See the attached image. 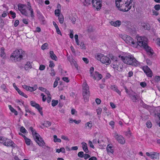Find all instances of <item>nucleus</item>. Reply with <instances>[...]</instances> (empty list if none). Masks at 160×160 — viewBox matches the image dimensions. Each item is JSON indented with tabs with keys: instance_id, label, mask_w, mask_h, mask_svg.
Returning a JSON list of instances; mask_svg holds the SVG:
<instances>
[{
	"instance_id": "nucleus-1",
	"label": "nucleus",
	"mask_w": 160,
	"mask_h": 160,
	"mask_svg": "<svg viewBox=\"0 0 160 160\" xmlns=\"http://www.w3.org/2000/svg\"><path fill=\"white\" fill-rule=\"evenodd\" d=\"M122 38L126 43L130 45L138 44L141 47H143L147 52L148 54L152 55L153 50L147 44L148 39L146 37H140L137 39V43H135L133 39L130 36L127 35H123Z\"/></svg>"
},
{
	"instance_id": "nucleus-2",
	"label": "nucleus",
	"mask_w": 160,
	"mask_h": 160,
	"mask_svg": "<svg viewBox=\"0 0 160 160\" xmlns=\"http://www.w3.org/2000/svg\"><path fill=\"white\" fill-rule=\"evenodd\" d=\"M131 0H116V6L119 10L123 12H127L131 8Z\"/></svg>"
},
{
	"instance_id": "nucleus-3",
	"label": "nucleus",
	"mask_w": 160,
	"mask_h": 160,
	"mask_svg": "<svg viewBox=\"0 0 160 160\" xmlns=\"http://www.w3.org/2000/svg\"><path fill=\"white\" fill-rule=\"evenodd\" d=\"M119 57L121 58L123 62L127 64L131 65L134 66H137L139 64V62L132 55H129L125 57L119 56Z\"/></svg>"
},
{
	"instance_id": "nucleus-4",
	"label": "nucleus",
	"mask_w": 160,
	"mask_h": 160,
	"mask_svg": "<svg viewBox=\"0 0 160 160\" xmlns=\"http://www.w3.org/2000/svg\"><path fill=\"white\" fill-rule=\"evenodd\" d=\"M81 2L85 6H88L91 3L93 7L96 8L98 10L102 6V4L100 0H80Z\"/></svg>"
},
{
	"instance_id": "nucleus-5",
	"label": "nucleus",
	"mask_w": 160,
	"mask_h": 160,
	"mask_svg": "<svg viewBox=\"0 0 160 160\" xmlns=\"http://www.w3.org/2000/svg\"><path fill=\"white\" fill-rule=\"evenodd\" d=\"M82 95L85 102H87L90 96V92L88 86L86 82L82 84Z\"/></svg>"
},
{
	"instance_id": "nucleus-6",
	"label": "nucleus",
	"mask_w": 160,
	"mask_h": 160,
	"mask_svg": "<svg viewBox=\"0 0 160 160\" xmlns=\"http://www.w3.org/2000/svg\"><path fill=\"white\" fill-rule=\"evenodd\" d=\"M24 53L22 50H17L12 53L10 57L13 58L15 62L20 61L22 58Z\"/></svg>"
},
{
	"instance_id": "nucleus-7",
	"label": "nucleus",
	"mask_w": 160,
	"mask_h": 160,
	"mask_svg": "<svg viewBox=\"0 0 160 160\" xmlns=\"http://www.w3.org/2000/svg\"><path fill=\"white\" fill-rule=\"evenodd\" d=\"M95 58L98 60L100 61L103 63L106 64V65L110 64L111 62L108 57L100 53H97Z\"/></svg>"
},
{
	"instance_id": "nucleus-8",
	"label": "nucleus",
	"mask_w": 160,
	"mask_h": 160,
	"mask_svg": "<svg viewBox=\"0 0 160 160\" xmlns=\"http://www.w3.org/2000/svg\"><path fill=\"white\" fill-rule=\"evenodd\" d=\"M34 138V140L41 147H43L44 146L45 143L41 137H39L40 135L39 134L35 132L32 134Z\"/></svg>"
},
{
	"instance_id": "nucleus-9",
	"label": "nucleus",
	"mask_w": 160,
	"mask_h": 160,
	"mask_svg": "<svg viewBox=\"0 0 160 160\" xmlns=\"http://www.w3.org/2000/svg\"><path fill=\"white\" fill-rule=\"evenodd\" d=\"M26 5L22 4H19L18 5V8L19 11L23 15L26 16H28V14L25 9Z\"/></svg>"
},
{
	"instance_id": "nucleus-10",
	"label": "nucleus",
	"mask_w": 160,
	"mask_h": 160,
	"mask_svg": "<svg viewBox=\"0 0 160 160\" xmlns=\"http://www.w3.org/2000/svg\"><path fill=\"white\" fill-rule=\"evenodd\" d=\"M114 137L120 144H123L125 142L124 138L121 135H118L116 132H115Z\"/></svg>"
},
{
	"instance_id": "nucleus-11",
	"label": "nucleus",
	"mask_w": 160,
	"mask_h": 160,
	"mask_svg": "<svg viewBox=\"0 0 160 160\" xmlns=\"http://www.w3.org/2000/svg\"><path fill=\"white\" fill-rule=\"evenodd\" d=\"M142 69L147 77L150 78L152 77V72L147 66H143L142 68Z\"/></svg>"
},
{
	"instance_id": "nucleus-12",
	"label": "nucleus",
	"mask_w": 160,
	"mask_h": 160,
	"mask_svg": "<svg viewBox=\"0 0 160 160\" xmlns=\"http://www.w3.org/2000/svg\"><path fill=\"white\" fill-rule=\"evenodd\" d=\"M4 145L7 146H11L13 148H14L15 147V144H14V142L10 139H9L8 138H6Z\"/></svg>"
},
{
	"instance_id": "nucleus-13",
	"label": "nucleus",
	"mask_w": 160,
	"mask_h": 160,
	"mask_svg": "<svg viewBox=\"0 0 160 160\" xmlns=\"http://www.w3.org/2000/svg\"><path fill=\"white\" fill-rule=\"evenodd\" d=\"M129 96L133 102H136V100L137 99V94L135 92L132 91V93Z\"/></svg>"
},
{
	"instance_id": "nucleus-14",
	"label": "nucleus",
	"mask_w": 160,
	"mask_h": 160,
	"mask_svg": "<svg viewBox=\"0 0 160 160\" xmlns=\"http://www.w3.org/2000/svg\"><path fill=\"white\" fill-rule=\"evenodd\" d=\"M111 89L118 93L119 95H121V92L118 89V87L114 85H111L110 86Z\"/></svg>"
},
{
	"instance_id": "nucleus-15",
	"label": "nucleus",
	"mask_w": 160,
	"mask_h": 160,
	"mask_svg": "<svg viewBox=\"0 0 160 160\" xmlns=\"http://www.w3.org/2000/svg\"><path fill=\"white\" fill-rule=\"evenodd\" d=\"M50 57L51 58L54 60L57 61L58 60V58L55 54H54L53 51H50L49 52Z\"/></svg>"
},
{
	"instance_id": "nucleus-16",
	"label": "nucleus",
	"mask_w": 160,
	"mask_h": 160,
	"mask_svg": "<svg viewBox=\"0 0 160 160\" xmlns=\"http://www.w3.org/2000/svg\"><path fill=\"white\" fill-rule=\"evenodd\" d=\"M82 145V148L84 151L86 153L88 152V150L87 147V144L84 142H82L81 143Z\"/></svg>"
},
{
	"instance_id": "nucleus-17",
	"label": "nucleus",
	"mask_w": 160,
	"mask_h": 160,
	"mask_svg": "<svg viewBox=\"0 0 160 160\" xmlns=\"http://www.w3.org/2000/svg\"><path fill=\"white\" fill-rule=\"evenodd\" d=\"M111 24L114 27L119 26L121 24V22L119 20H117L115 22L111 21L110 22Z\"/></svg>"
},
{
	"instance_id": "nucleus-18",
	"label": "nucleus",
	"mask_w": 160,
	"mask_h": 160,
	"mask_svg": "<svg viewBox=\"0 0 160 160\" xmlns=\"http://www.w3.org/2000/svg\"><path fill=\"white\" fill-rule=\"evenodd\" d=\"M32 68V66L30 62L28 61L25 64L24 69L26 70H27Z\"/></svg>"
},
{
	"instance_id": "nucleus-19",
	"label": "nucleus",
	"mask_w": 160,
	"mask_h": 160,
	"mask_svg": "<svg viewBox=\"0 0 160 160\" xmlns=\"http://www.w3.org/2000/svg\"><path fill=\"white\" fill-rule=\"evenodd\" d=\"M143 28L144 29L147 30H149L150 29V24L148 23H143L142 24V25Z\"/></svg>"
},
{
	"instance_id": "nucleus-20",
	"label": "nucleus",
	"mask_w": 160,
	"mask_h": 160,
	"mask_svg": "<svg viewBox=\"0 0 160 160\" xmlns=\"http://www.w3.org/2000/svg\"><path fill=\"white\" fill-rule=\"evenodd\" d=\"M159 158V153L153 152L152 154H151V158L152 159H157Z\"/></svg>"
},
{
	"instance_id": "nucleus-21",
	"label": "nucleus",
	"mask_w": 160,
	"mask_h": 160,
	"mask_svg": "<svg viewBox=\"0 0 160 160\" xmlns=\"http://www.w3.org/2000/svg\"><path fill=\"white\" fill-rule=\"evenodd\" d=\"M5 49L3 48H1V54L0 56L3 58H4L6 57V55L4 52Z\"/></svg>"
},
{
	"instance_id": "nucleus-22",
	"label": "nucleus",
	"mask_w": 160,
	"mask_h": 160,
	"mask_svg": "<svg viewBox=\"0 0 160 160\" xmlns=\"http://www.w3.org/2000/svg\"><path fill=\"white\" fill-rule=\"evenodd\" d=\"M110 58L111 60L113 61V63H117L118 61V60L117 59V58L114 56L112 55H111L110 56Z\"/></svg>"
},
{
	"instance_id": "nucleus-23",
	"label": "nucleus",
	"mask_w": 160,
	"mask_h": 160,
	"mask_svg": "<svg viewBox=\"0 0 160 160\" xmlns=\"http://www.w3.org/2000/svg\"><path fill=\"white\" fill-rule=\"evenodd\" d=\"M107 150L108 152L113 153L114 151L112 149V147L109 145H108L107 148Z\"/></svg>"
},
{
	"instance_id": "nucleus-24",
	"label": "nucleus",
	"mask_w": 160,
	"mask_h": 160,
	"mask_svg": "<svg viewBox=\"0 0 160 160\" xmlns=\"http://www.w3.org/2000/svg\"><path fill=\"white\" fill-rule=\"evenodd\" d=\"M24 138L26 144L28 146L30 144V139L27 138L25 136H24Z\"/></svg>"
},
{
	"instance_id": "nucleus-25",
	"label": "nucleus",
	"mask_w": 160,
	"mask_h": 160,
	"mask_svg": "<svg viewBox=\"0 0 160 160\" xmlns=\"http://www.w3.org/2000/svg\"><path fill=\"white\" fill-rule=\"evenodd\" d=\"M54 138V141L55 142H61V140L60 138H58L57 137L56 135H54L53 136Z\"/></svg>"
},
{
	"instance_id": "nucleus-26",
	"label": "nucleus",
	"mask_w": 160,
	"mask_h": 160,
	"mask_svg": "<svg viewBox=\"0 0 160 160\" xmlns=\"http://www.w3.org/2000/svg\"><path fill=\"white\" fill-rule=\"evenodd\" d=\"M58 19L60 23L61 24H62L63 22L64 18L63 17L62 14L58 16Z\"/></svg>"
},
{
	"instance_id": "nucleus-27",
	"label": "nucleus",
	"mask_w": 160,
	"mask_h": 160,
	"mask_svg": "<svg viewBox=\"0 0 160 160\" xmlns=\"http://www.w3.org/2000/svg\"><path fill=\"white\" fill-rule=\"evenodd\" d=\"M69 19H70L72 22V23L73 24H75V21L76 20V17H73V16H71L69 17Z\"/></svg>"
},
{
	"instance_id": "nucleus-28",
	"label": "nucleus",
	"mask_w": 160,
	"mask_h": 160,
	"mask_svg": "<svg viewBox=\"0 0 160 160\" xmlns=\"http://www.w3.org/2000/svg\"><path fill=\"white\" fill-rule=\"evenodd\" d=\"M117 63H113L111 65L112 67L114 69L117 70H118L119 67L117 65Z\"/></svg>"
},
{
	"instance_id": "nucleus-29",
	"label": "nucleus",
	"mask_w": 160,
	"mask_h": 160,
	"mask_svg": "<svg viewBox=\"0 0 160 160\" xmlns=\"http://www.w3.org/2000/svg\"><path fill=\"white\" fill-rule=\"evenodd\" d=\"M56 152L59 153L60 152H62L63 153L65 152V149L64 148H62L60 149H56Z\"/></svg>"
},
{
	"instance_id": "nucleus-30",
	"label": "nucleus",
	"mask_w": 160,
	"mask_h": 160,
	"mask_svg": "<svg viewBox=\"0 0 160 160\" xmlns=\"http://www.w3.org/2000/svg\"><path fill=\"white\" fill-rule=\"evenodd\" d=\"M17 92L20 95L25 98H28V96L27 95L25 94L24 92L20 91V89Z\"/></svg>"
},
{
	"instance_id": "nucleus-31",
	"label": "nucleus",
	"mask_w": 160,
	"mask_h": 160,
	"mask_svg": "<svg viewBox=\"0 0 160 160\" xmlns=\"http://www.w3.org/2000/svg\"><path fill=\"white\" fill-rule=\"evenodd\" d=\"M58 102V101L57 100H52V105L53 107L56 106Z\"/></svg>"
},
{
	"instance_id": "nucleus-32",
	"label": "nucleus",
	"mask_w": 160,
	"mask_h": 160,
	"mask_svg": "<svg viewBox=\"0 0 160 160\" xmlns=\"http://www.w3.org/2000/svg\"><path fill=\"white\" fill-rule=\"evenodd\" d=\"M30 104L33 107H34L36 108L37 106L39 104L36 103L35 101H31L30 102Z\"/></svg>"
},
{
	"instance_id": "nucleus-33",
	"label": "nucleus",
	"mask_w": 160,
	"mask_h": 160,
	"mask_svg": "<svg viewBox=\"0 0 160 160\" xmlns=\"http://www.w3.org/2000/svg\"><path fill=\"white\" fill-rule=\"evenodd\" d=\"M61 11L59 9L55 10V15L58 17L61 15L60 14Z\"/></svg>"
},
{
	"instance_id": "nucleus-34",
	"label": "nucleus",
	"mask_w": 160,
	"mask_h": 160,
	"mask_svg": "<svg viewBox=\"0 0 160 160\" xmlns=\"http://www.w3.org/2000/svg\"><path fill=\"white\" fill-rule=\"evenodd\" d=\"M48 46V44L47 43H45L43 44L42 46L41 49L43 50H44L47 49Z\"/></svg>"
},
{
	"instance_id": "nucleus-35",
	"label": "nucleus",
	"mask_w": 160,
	"mask_h": 160,
	"mask_svg": "<svg viewBox=\"0 0 160 160\" xmlns=\"http://www.w3.org/2000/svg\"><path fill=\"white\" fill-rule=\"evenodd\" d=\"M95 73V75L99 78V80L101 79L102 78V75L99 73L98 72L96 71Z\"/></svg>"
},
{
	"instance_id": "nucleus-36",
	"label": "nucleus",
	"mask_w": 160,
	"mask_h": 160,
	"mask_svg": "<svg viewBox=\"0 0 160 160\" xmlns=\"http://www.w3.org/2000/svg\"><path fill=\"white\" fill-rule=\"evenodd\" d=\"M125 134L128 137H129L131 135V133L129 129H128V131L125 132Z\"/></svg>"
},
{
	"instance_id": "nucleus-37",
	"label": "nucleus",
	"mask_w": 160,
	"mask_h": 160,
	"mask_svg": "<svg viewBox=\"0 0 160 160\" xmlns=\"http://www.w3.org/2000/svg\"><path fill=\"white\" fill-rule=\"evenodd\" d=\"M20 131L21 132H22L23 133H26V132H27V130L23 127L22 126L20 128Z\"/></svg>"
},
{
	"instance_id": "nucleus-38",
	"label": "nucleus",
	"mask_w": 160,
	"mask_h": 160,
	"mask_svg": "<svg viewBox=\"0 0 160 160\" xmlns=\"http://www.w3.org/2000/svg\"><path fill=\"white\" fill-rule=\"evenodd\" d=\"M29 91H30L31 92H32L33 91H34L36 90L38 88L37 86L36 85V87H31L29 86Z\"/></svg>"
},
{
	"instance_id": "nucleus-39",
	"label": "nucleus",
	"mask_w": 160,
	"mask_h": 160,
	"mask_svg": "<svg viewBox=\"0 0 160 160\" xmlns=\"http://www.w3.org/2000/svg\"><path fill=\"white\" fill-rule=\"evenodd\" d=\"M79 45H80L81 48L84 49H86L85 45L83 42H81L80 44H79Z\"/></svg>"
},
{
	"instance_id": "nucleus-40",
	"label": "nucleus",
	"mask_w": 160,
	"mask_h": 160,
	"mask_svg": "<svg viewBox=\"0 0 160 160\" xmlns=\"http://www.w3.org/2000/svg\"><path fill=\"white\" fill-rule=\"evenodd\" d=\"M6 139L5 138L3 137H0V143L4 144Z\"/></svg>"
},
{
	"instance_id": "nucleus-41",
	"label": "nucleus",
	"mask_w": 160,
	"mask_h": 160,
	"mask_svg": "<svg viewBox=\"0 0 160 160\" xmlns=\"http://www.w3.org/2000/svg\"><path fill=\"white\" fill-rule=\"evenodd\" d=\"M75 41L77 45H79V43L78 39V35L77 34H75Z\"/></svg>"
},
{
	"instance_id": "nucleus-42",
	"label": "nucleus",
	"mask_w": 160,
	"mask_h": 160,
	"mask_svg": "<svg viewBox=\"0 0 160 160\" xmlns=\"http://www.w3.org/2000/svg\"><path fill=\"white\" fill-rule=\"evenodd\" d=\"M51 72H50V74L53 77L55 75V73L54 70L53 68H51Z\"/></svg>"
},
{
	"instance_id": "nucleus-43",
	"label": "nucleus",
	"mask_w": 160,
	"mask_h": 160,
	"mask_svg": "<svg viewBox=\"0 0 160 160\" xmlns=\"http://www.w3.org/2000/svg\"><path fill=\"white\" fill-rule=\"evenodd\" d=\"M155 9L157 11H158L160 9V5L156 4L154 7Z\"/></svg>"
},
{
	"instance_id": "nucleus-44",
	"label": "nucleus",
	"mask_w": 160,
	"mask_h": 160,
	"mask_svg": "<svg viewBox=\"0 0 160 160\" xmlns=\"http://www.w3.org/2000/svg\"><path fill=\"white\" fill-rule=\"evenodd\" d=\"M78 156L80 158H82L84 156V152H83L81 151L78 153Z\"/></svg>"
},
{
	"instance_id": "nucleus-45",
	"label": "nucleus",
	"mask_w": 160,
	"mask_h": 160,
	"mask_svg": "<svg viewBox=\"0 0 160 160\" xmlns=\"http://www.w3.org/2000/svg\"><path fill=\"white\" fill-rule=\"evenodd\" d=\"M146 125L147 127L148 128H151L152 126L151 122L149 121H148L146 123Z\"/></svg>"
},
{
	"instance_id": "nucleus-46",
	"label": "nucleus",
	"mask_w": 160,
	"mask_h": 160,
	"mask_svg": "<svg viewBox=\"0 0 160 160\" xmlns=\"http://www.w3.org/2000/svg\"><path fill=\"white\" fill-rule=\"evenodd\" d=\"M44 124H45V126L46 127H48L51 125V123L50 122L48 121H46L44 123Z\"/></svg>"
},
{
	"instance_id": "nucleus-47",
	"label": "nucleus",
	"mask_w": 160,
	"mask_h": 160,
	"mask_svg": "<svg viewBox=\"0 0 160 160\" xmlns=\"http://www.w3.org/2000/svg\"><path fill=\"white\" fill-rule=\"evenodd\" d=\"M102 111V109L101 108H98L97 110L96 111L98 115H100L101 113V112Z\"/></svg>"
},
{
	"instance_id": "nucleus-48",
	"label": "nucleus",
	"mask_w": 160,
	"mask_h": 160,
	"mask_svg": "<svg viewBox=\"0 0 160 160\" xmlns=\"http://www.w3.org/2000/svg\"><path fill=\"white\" fill-rule=\"evenodd\" d=\"M154 80L155 82H158L160 81V76H156L154 77Z\"/></svg>"
},
{
	"instance_id": "nucleus-49",
	"label": "nucleus",
	"mask_w": 160,
	"mask_h": 160,
	"mask_svg": "<svg viewBox=\"0 0 160 160\" xmlns=\"http://www.w3.org/2000/svg\"><path fill=\"white\" fill-rule=\"evenodd\" d=\"M91 122H89L88 123H87L86 124V127H88V128H91V127H92V123H91Z\"/></svg>"
},
{
	"instance_id": "nucleus-50",
	"label": "nucleus",
	"mask_w": 160,
	"mask_h": 160,
	"mask_svg": "<svg viewBox=\"0 0 160 160\" xmlns=\"http://www.w3.org/2000/svg\"><path fill=\"white\" fill-rule=\"evenodd\" d=\"M31 12V16L32 17H33L34 16V14H33V9L31 8V6H30V8H29V10Z\"/></svg>"
},
{
	"instance_id": "nucleus-51",
	"label": "nucleus",
	"mask_w": 160,
	"mask_h": 160,
	"mask_svg": "<svg viewBox=\"0 0 160 160\" xmlns=\"http://www.w3.org/2000/svg\"><path fill=\"white\" fill-rule=\"evenodd\" d=\"M50 64L49 65V67L50 68L53 67L55 66V64L53 63V62L52 61H49Z\"/></svg>"
},
{
	"instance_id": "nucleus-52",
	"label": "nucleus",
	"mask_w": 160,
	"mask_h": 160,
	"mask_svg": "<svg viewBox=\"0 0 160 160\" xmlns=\"http://www.w3.org/2000/svg\"><path fill=\"white\" fill-rule=\"evenodd\" d=\"M10 14L12 15V17L13 18H14L16 17V13L13 12L12 11L10 12Z\"/></svg>"
},
{
	"instance_id": "nucleus-53",
	"label": "nucleus",
	"mask_w": 160,
	"mask_h": 160,
	"mask_svg": "<svg viewBox=\"0 0 160 160\" xmlns=\"http://www.w3.org/2000/svg\"><path fill=\"white\" fill-rule=\"evenodd\" d=\"M62 79L63 81L67 82H68L69 81L68 78L67 77H63L62 78Z\"/></svg>"
},
{
	"instance_id": "nucleus-54",
	"label": "nucleus",
	"mask_w": 160,
	"mask_h": 160,
	"mask_svg": "<svg viewBox=\"0 0 160 160\" xmlns=\"http://www.w3.org/2000/svg\"><path fill=\"white\" fill-rule=\"evenodd\" d=\"M126 92L129 95L131 93H132V91H129L128 89L126 87L124 88Z\"/></svg>"
},
{
	"instance_id": "nucleus-55",
	"label": "nucleus",
	"mask_w": 160,
	"mask_h": 160,
	"mask_svg": "<svg viewBox=\"0 0 160 160\" xmlns=\"http://www.w3.org/2000/svg\"><path fill=\"white\" fill-rule=\"evenodd\" d=\"M35 108L38 109L39 112L42 111V108L41 107L39 104Z\"/></svg>"
},
{
	"instance_id": "nucleus-56",
	"label": "nucleus",
	"mask_w": 160,
	"mask_h": 160,
	"mask_svg": "<svg viewBox=\"0 0 160 160\" xmlns=\"http://www.w3.org/2000/svg\"><path fill=\"white\" fill-rule=\"evenodd\" d=\"M45 67L44 65L41 64L40 65V67L39 68V69L40 70H43L45 68Z\"/></svg>"
},
{
	"instance_id": "nucleus-57",
	"label": "nucleus",
	"mask_w": 160,
	"mask_h": 160,
	"mask_svg": "<svg viewBox=\"0 0 160 160\" xmlns=\"http://www.w3.org/2000/svg\"><path fill=\"white\" fill-rule=\"evenodd\" d=\"M94 70V68L93 67H91V68H90V72L91 76H93L92 72Z\"/></svg>"
},
{
	"instance_id": "nucleus-58",
	"label": "nucleus",
	"mask_w": 160,
	"mask_h": 160,
	"mask_svg": "<svg viewBox=\"0 0 160 160\" xmlns=\"http://www.w3.org/2000/svg\"><path fill=\"white\" fill-rule=\"evenodd\" d=\"M55 28L56 29L57 33L58 34L61 35V31H60V30H59V29L58 27H56Z\"/></svg>"
},
{
	"instance_id": "nucleus-59",
	"label": "nucleus",
	"mask_w": 160,
	"mask_h": 160,
	"mask_svg": "<svg viewBox=\"0 0 160 160\" xmlns=\"http://www.w3.org/2000/svg\"><path fill=\"white\" fill-rule=\"evenodd\" d=\"M39 19H40L41 20H42L43 22H44L45 21L44 20V18L43 16H42V14H41V15H39Z\"/></svg>"
},
{
	"instance_id": "nucleus-60",
	"label": "nucleus",
	"mask_w": 160,
	"mask_h": 160,
	"mask_svg": "<svg viewBox=\"0 0 160 160\" xmlns=\"http://www.w3.org/2000/svg\"><path fill=\"white\" fill-rule=\"evenodd\" d=\"M61 138L63 140H67L68 141H69V140L68 139V137L65 136H63V135L62 136Z\"/></svg>"
},
{
	"instance_id": "nucleus-61",
	"label": "nucleus",
	"mask_w": 160,
	"mask_h": 160,
	"mask_svg": "<svg viewBox=\"0 0 160 160\" xmlns=\"http://www.w3.org/2000/svg\"><path fill=\"white\" fill-rule=\"evenodd\" d=\"M88 143H89V146L90 147H91L93 149L94 148V146L93 145L92 142L91 141H89L88 142Z\"/></svg>"
},
{
	"instance_id": "nucleus-62",
	"label": "nucleus",
	"mask_w": 160,
	"mask_h": 160,
	"mask_svg": "<svg viewBox=\"0 0 160 160\" xmlns=\"http://www.w3.org/2000/svg\"><path fill=\"white\" fill-rule=\"evenodd\" d=\"M7 15V11H4L2 14V16L3 18H5Z\"/></svg>"
},
{
	"instance_id": "nucleus-63",
	"label": "nucleus",
	"mask_w": 160,
	"mask_h": 160,
	"mask_svg": "<svg viewBox=\"0 0 160 160\" xmlns=\"http://www.w3.org/2000/svg\"><path fill=\"white\" fill-rule=\"evenodd\" d=\"M90 157V156L87 154H85L84 155V158L85 159H87L88 158H89Z\"/></svg>"
},
{
	"instance_id": "nucleus-64",
	"label": "nucleus",
	"mask_w": 160,
	"mask_h": 160,
	"mask_svg": "<svg viewBox=\"0 0 160 160\" xmlns=\"http://www.w3.org/2000/svg\"><path fill=\"white\" fill-rule=\"evenodd\" d=\"M140 85L142 87L144 88L146 86L147 84L145 82H141L140 83Z\"/></svg>"
}]
</instances>
